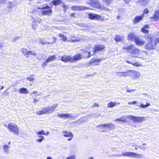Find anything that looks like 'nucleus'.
Here are the masks:
<instances>
[{"label":"nucleus","mask_w":159,"mask_h":159,"mask_svg":"<svg viewBox=\"0 0 159 159\" xmlns=\"http://www.w3.org/2000/svg\"><path fill=\"white\" fill-rule=\"evenodd\" d=\"M122 48L128 53L130 54L131 56L133 57L139 58L143 60H146L148 57V54L145 51H142L141 53L143 56H140V55H139V50L133 45L125 44L123 45Z\"/></svg>","instance_id":"f257e3e1"},{"label":"nucleus","mask_w":159,"mask_h":159,"mask_svg":"<svg viewBox=\"0 0 159 159\" xmlns=\"http://www.w3.org/2000/svg\"><path fill=\"white\" fill-rule=\"evenodd\" d=\"M148 39V42L145 45V48L148 50L155 49L159 44V37L152 38L150 35L147 36Z\"/></svg>","instance_id":"f03ea898"},{"label":"nucleus","mask_w":159,"mask_h":159,"mask_svg":"<svg viewBox=\"0 0 159 159\" xmlns=\"http://www.w3.org/2000/svg\"><path fill=\"white\" fill-rule=\"evenodd\" d=\"M82 58V56L80 54H77L74 56L64 55L61 57V60L65 62L70 61L73 62L79 61Z\"/></svg>","instance_id":"7ed1b4c3"},{"label":"nucleus","mask_w":159,"mask_h":159,"mask_svg":"<svg viewBox=\"0 0 159 159\" xmlns=\"http://www.w3.org/2000/svg\"><path fill=\"white\" fill-rule=\"evenodd\" d=\"M105 48L104 46L102 44L95 45L93 47V51L92 52L91 51L89 52L88 53V56L87 58H89L91 56L96 54V52L99 51H101L103 50Z\"/></svg>","instance_id":"20e7f679"},{"label":"nucleus","mask_w":159,"mask_h":159,"mask_svg":"<svg viewBox=\"0 0 159 159\" xmlns=\"http://www.w3.org/2000/svg\"><path fill=\"white\" fill-rule=\"evenodd\" d=\"M38 9L43 10L41 11L43 15H50L52 14V10L51 8L48 5H46L43 7H37Z\"/></svg>","instance_id":"39448f33"},{"label":"nucleus","mask_w":159,"mask_h":159,"mask_svg":"<svg viewBox=\"0 0 159 159\" xmlns=\"http://www.w3.org/2000/svg\"><path fill=\"white\" fill-rule=\"evenodd\" d=\"M7 128L8 129L15 134L18 135L19 134V127L18 125L13 123H10L7 126Z\"/></svg>","instance_id":"423d86ee"},{"label":"nucleus","mask_w":159,"mask_h":159,"mask_svg":"<svg viewBox=\"0 0 159 159\" xmlns=\"http://www.w3.org/2000/svg\"><path fill=\"white\" fill-rule=\"evenodd\" d=\"M122 155L124 157H133L135 158H140L143 157L142 155L130 152H123Z\"/></svg>","instance_id":"0eeeda50"},{"label":"nucleus","mask_w":159,"mask_h":159,"mask_svg":"<svg viewBox=\"0 0 159 159\" xmlns=\"http://www.w3.org/2000/svg\"><path fill=\"white\" fill-rule=\"evenodd\" d=\"M79 115V114H76L75 116H72L71 114L68 113L58 114L57 116H58L61 118H65L68 119L71 118L75 119V117H78Z\"/></svg>","instance_id":"6e6552de"},{"label":"nucleus","mask_w":159,"mask_h":159,"mask_svg":"<svg viewBox=\"0 0 159 159\" xmlns=\"http://www.w3.org/2000/svg\"><path fill=\"white\" fill-rule=\"evenodd\" d=\"M88 3H90L91 5L94 7L99 8L102 10L103 9V7L100 6V4L98 0L93 1H87Z\"/></svg>","instance_id":"1a4fd4ad"},{"label":"nucleus","mask_w":159,"mask_h":159,"mask_svg":"<svg viewBox=\"0 0 159 159\" xmlns=\"http://www.w3.org/2000/svg\"><path fill=\"white\" fill-rule=\"evenodd\" d=\"M129 118L134 122H141L143 121L145 118L144 117L141 116H129Z\"/></svg>","instance_id":"9d476101"},{"label":"nucleus","mask_w":159,"mask_h":159,"mask_svg":"<svg viewBox=\"0 0 159 159\" xmlns=\"http://www.w3.org/2000/svg\"><path fill=\"white\" fill-rule=\"evenodd\" d=\"M62 133L64 137L69 138L67 139L68 141L71 140L73 138V134L70 131H64Z\"/></svg>","instance_id":"9b49d317"},{"label":"nucleus","mask_w":159,"mask_h":159,"mask_svg":"<svg viewBox=\"0 0 159 159\" xmlns=\"http://www.w3.org/2000/svg\"><path fill=\"white\" fill-rule=\"evenodd\" d=\"M88 16L89 18L90 19L101 20L102 19V17L101 16L95 13H89L88 15Z\"/></svg>","instance_id":"f8f14e48"},{"label":"nucleus","mask_w":159,"mask_h":159,"mask_svg":"<svg viewBox=\"0 0 159 159\" xmlns=\"http://www.w3.org/2000/svg\"><path fill=\"white\" fill-rule=\"evenodd\" d=\"M101 59H97L96 58H93L91 59L90 62L88 63L87 66H89L91 64H93V65H98V63L100 61Z\"/></svg>","instance_id":"ddd939ff"},{"label":"nucleus","mask_w":159,"mask_h":159,"mask_svg":"<svg viewBox=\"0 0 159 159\" xmlns=\"http://www.w3.org/2000/svg\"><path fill=\"white\" fill-rule=\"evenodd\" d=\"M129 73V70H128L125 72L119 71L116 72V74L117 75L119 76H123L125 77L127 76H129L130 75Z\"/></svg>","instance_id":"4468645a"},{"label":"nucleus","mask_w":159,"mask_h":159,"mask_svg":"<svg viewBox=\"0 0 159 159\" xmlns=\"http://www.w3.org/2000/svg\"><path fill=\"white\" fill-rule=\"evenodd\" d=\"M114 126V125L112 123H107L104 124H101L99 125H97L98 127H102L103 128L106 127L107 128L110 129V130L112 129L113 128Z\"/></svg>","instance_id":"2eb2a0df"},{"label":"nucleus","mask_w":159,"mask_h":159,"mask_svg":"<svg viewBox=\"0 0 159 159\" xmlns=\"http://www.w3.org/2000/svg\"><path fill=\"white\" fill-rule=\"evenodd\" d=\"M72 9L74 11H81L88 9L86 7L83 6H75L71 7Z\"/></svg>","instance_id":"dca6fc26"},{"label":"nucleus","mask_w":159,"mask_h":159,"mask_svg":"<svg viewBox=\"0 0 159 159\" xmlns=\"http://www.w3.org/2000/svg\"><path fill=\"white\" fill-rule=\"evenodd\" d=\"M134 41L135 43L137 45L141 46L143 45L145 43L144 41L142 40L137 37L135 38Z\"/></svg>","instance_id":"f3484780"},{"label":"nucleus","mask_w":159,"mask_h":159,"mask_svg":"<svg viewBox=\"0 0 159 159\" xmlns=\"http://www.w3.org/2000/svg\"><path fill=\"white\" fill-rule=\"evenodd\" d=\"M143 17V15H141L139 16H136L133 20V22L134 24H136L142 20Z\"/></svg>","instance_id":"a211bd4d"},{"label":"nucleus","mask_w":159,"mask_h":159,"mask_svg":"<svg viewBox=\"0 0 159 159\" xmlns=\"http://www.w3.org/2000/svg\"><path fill=\"white\" fill-rule=\"evenodd\" d=\"M129 74H130L129 76H130L132 77L133 75H134L137 77H139L140 76V74L138 72L134 70H129Z\"/></svg>","instance_id":"6ab92c4d"},{"label":"nucleus","mask_w":159,"mask_h":159,"mask_svg":"<svg viewBox=\"0 0 159 159\" xmlns=\"http://www.w3.org/2000/svg\"><path fill=\"white\" fill-rule=\"evenodd\" d=\"M152 19L155 21H157L159 19V10H157L155 12Z\"/></svg>","instance_id":"aec40b11"},{"label":"nucleus","mask_w":159,"mask_h":159,"mask_svg":"<svg viewBox=\"0 0 159 159\" xmlns=\"http://www.w3.org/2000/svg\"><path fill=\"white\" fill-rule=\"evenodd\" d=\"M52 3L54 6H57L63 3V2L62 0H53L52 1Z\"/></svg>","instance_id":"412c9836"},{"label":"nucleus","mask_w":159,"mask_h":159,"mask_svg":"<svg viewBox=\"0 0 159 159\" xmlns=\"http://www.w3.org/2000/svg\"><path fill=\"white\" fill-rule=\"evenodd\" d=\"M123 38L119 35H116L114 37V40L116 42H119L123 40Z\"/></svg>","instance_id":"4be33fe9"},{"label":"nucleus","mask_w":159,"mask_h":159,"mask_svg":"<svg viewBox=\"0 0 159 159\" xmlns=\"http://www.w3.org/2000/svg\"><path fill=\"white\" fill-rule=\"evenodd\" d=\"M19 92L21 94H27L28 93L27 89L25 88H20L19 90Z\"/></svg>","instance_id":"5701e85b"},{"label":"nucleus","mask_w":159,"mask_h":159,"mask_svg":"<svg viewBox=\"0 0 159 159\" xmlns=\"http://www.w3.org/2000/svg\"><path fill=\"white\" fill-rule=\"evenodd\" d=\"M56 58V57L55 55H52L49 56L46 59L47 61L48 62H50L51 61H53Z\"/></svg>","instance_id":"b1692460"},{"label":"nucleus","mask_w":159,"mask_h":159,"mask_svg":"<svg viewBox=\"0 0 159 159\" xmlns=\"http://www.w3.org/2000/svg\"><path fill=\"white\" fill-rule=\"evenodd\" d=\"M85 118H86V116L82 117V118L80 119H79L75 121V123H82L84 122L87 120V119H85Z\"/></svg>","instance_id":"393cba45"},{"label":"nucleus","mask_w":159,"mask_h":159,"mask_svg":"<svg viewBox=\"0 0 159 159\" xmlns=\"http://www.w3.org/2000/svg\"><path fill=\"white\" fill-rule=\"evenodd\" d=\"M10 147L7 145H5L3 147V149L4 152L8 153Z\"/></svg>","instance_id":"a878e982"},{"label":"nucleus","mask_w":159,"mask_h":159,"mask_svg":"<svg viewBox=\"0 0 159 159\" xmlns=\"http://www.w3.org/2000/svg\"><path fill=\"white\" fill-rule=\"evenodd\" d=\"M37 114L39 115H41L42 114H46V112L45 108H43L41 110L38 111L37 112Z\"/></svg>","instance_id":"bb28decb"},{"label":"nucleus","mask_w":159,"mask_h":159,"mask_svg":"<svg viewBox=\"0 0 159 159\" xmlns=\"http://www.w3.org/2000/svg\"><path fill=\"white\" fill-rule=\"evenodd\" d=\"M139 2L142 5H145L149 3L148 0H139Z\"/></svg>","instance_id":"cd10ccee"},{"label":"nucleus","mask_w":159,"mask_h":159,"mask_svg":"<svg viewBox=\"0 0 159 159\" xmlns=\"http://www.w3.org/2000/svg\"><path fill=\"white\" fill-rule=\"evenodd\" d=\"M116 105V102H114L112 101L109 102L107 103V107H113Z\"/></svg>","instance_id":"c85d7f7f"},{"label":"nucleus","mask_w":159,"mask_h":159,"mask_svg":"<svg viewBox=\"0 0 159 159\" xmlns=\"http://www.w3.org/2000/svg\"><path fill=\"white\" fill-rule=\"evenodd\" d=\"M45 108L46 112V114H48L53 112V111L50 106L47 107H45Z\"/></svg>","instance_id":"c756f323"},{"label":"nucleus","mask_w":159,"mask_h":159,"mask_svg":"<svg viewBox=\"0 0 159 159\" xmlns=\"http://www.w3.org/2000/svg\"><path fill=\"white\" fill-rule=\"evenodd\" d=\"M27 49H25L23 48L21 49V51L22 52L23 54L27 58H28V51H27Z\"/></svg>","instance_id":"7c9ffc66"},{"label":"nucleus","mask_w":159,"mask_h":159,"mask_svg":"<svg viewBox=\"0 0 159 159\" xmlns=\"http://www.w3.org/2000/svg\"><path fill=\"white\" fill-rule=\"evenodd\" d=\"M58 36L60 37L61 40L64 41H66L67 40V37L63 34H59L58 35Z\"/></svg>","instance_id":"2f4dec72"},{"label":"nucleus","mask_w":159,"mask_h":159,"mask_svg":"<svg viewBox=\"0 0 159 159\" xmlns=\"http://www.w3.org/2000/svg\"><path fill=\"white\" fill-rule=\"evenodd\" d=\"M29 55H32L34 56H36V54L34 51H28V57H29Z\"/></svg>","instance_id":"473e14b6"},{"label":"nucleus","mask_w":159,"mask_h":159,"mask_svg":"<svg viewBox=\"0 0 159 159\" xmlns=\"http://www.w3.org/2000/svg\"><path fill=\"white\" fill-rule=\"evenodd\" d=\"M20 37L19 36L15 37L14 38H11L10 40L11 42H14L20 39Z\"/></svg>","instance_id":"72a5a7b5"},{"label":"nucleus","mask_w":159,"mask_h":159,"mask_svg":"<svg viewBox=\"0 0 159 159\" xmlns=\"http://www.w3.org/2000/svg\"><path fill=\"white\" fill-rule=\"evenodd\" d=\"M58 104H54L52 106H50L53 111H54L55 109L57 108Z\"/></svg>","instance_id":"f704fd0d"},{"label":"nucleus","mask_w":159,"mask_h":159,"mask_svg":"<svg viewBox=\"0 0 159 159\" xmlns=\"http://www.w3.org/2000/svg\"><path fill=\"white\" fill-rule=\"evenodd\" d=\"M72 37L73 38L75 39L72 40L71 41V42H76L80 40V39L79 38H76L75 36V35H73V36H72Z\"/></svg>","instance_id":"c9c22d12"},{"label":"nucleus","mask_w":159,"mask_h":159,"mask_svg":"<svg viewBox=\"0 0 159 159\" xmlns=\"http://www.w3.org/2000/svg\"><path fill=\"white\" fill-rule=\"evenodd\" d=\"M12 3L11 2H9L7 4V7L10 9H12L13 8Z\"/></svg>","instance_id":"e433bc0d"},{"label":"nucleus","mask_w":159,"mask_h":159,"mask_svg":"<svg viewBox=\"0 0 159 159\" xmlns=\"http://www.w3.org/2000/svg\"><path fill=\"white\" fill-rule=\"evenodd\" d=\"M33 76L34 75H32L30 77H27L26 78L27 80L30 81H33L34 80V78L33 77Z\"/></svg>","instance_id":"4c0bfd02"},{"label":"nucleus","mask_w":159,"mask_h":159,"mask_svg":"<svg viewBox=\"0 0 159 159\" xmlns=\"http://www.w3.org/2000/svg\"><path fill=\"white\" fill-rule=\"evenodd\" d=\"M134 37V34L132 33L130 34L128 37V39L129 40H131L133 39Z\"/></svg>","instance_id":"58836bf2"},{"label":"nucleus","mask_w":159,"mask_h":159,"mask_svg":"<svg viewBox=\"0 0 159 159\" xmlns=\"http://www.w3.org/2000/svg\"><path fill=\"white\" fill-rule=\"evenodd\" d=\"M103 2L106 3V4L108 5L109 4L112 0H102Z\"/></svg>","instance_id":"ea45409f"},{"label":"nucleus","mask_w":159,"mask_h":159,"mask_svg":"<svg viewBox=\"0 0 159 159\" xmlns=\"http://www.w3.org/2000/svg\"><path fill=\"white\" fill-rule=\"evenodd\" d=\"M37 134L39 135H44L45 134V133L44 132V130H42L41 131H38L36 132Z\"/></svg>","instance_id":"a19ab883"},{"label":"nucleus","mask_w":159,"mask_h":159,"mask_svg":"<svg viewBox=\"0 0 159 159\" xmlns=\"http://www.w3.org/2000/svg\"><path fill=\"white\" fill-rule=\"evenodd\" d=\"M115 121H125V119L123 117H120L118 119H116L115 120Z\"/></svg>","instance_id":"79ce46f5"},{"label":"nucleus","mask_w":159,"mask_h":159,"mask_svg":"<svg viewBox=\"0 0 159 159\" xmlns=\"http://www.w3.org/2000/svg\"><path fill=\"white\" fill-rule=\"evenodd\" d=\"M141 31L144 33H148V30H146L144 28H142L141 29Z\"/></svg>","instance_id":"37998d69"},{"label":"nucleus","mask_w":159,"mask_h":159,"mask_svg":"<svg viewBox=\"0 0 159 159\" xmlns=\"http://www.w3.org/2000/svg\"><path fill=\"white\" fill-rule=\"evenodd\" d=\"M99 127L98 128V131L99 132H103L105 130V127H104V128H102V127H98L97 126L96 127Z\"/></svg>","instance_id":"c03bdc74"},{"label":"nucleus","mask_w":159,"mask_h":159,"mask_svg":"<svg viewBox=\"0 0 159 159\" xmlns=\"http://www.w3.org/2000/svg\"><path fill=\"white\" fill-rule=\"evenodd\" d=\"M132 65H133L134 66H136L137 67H139L141 66V64H140L138 62H135V63H132Z\"/></svg>","instance_id":"a18cd8bd"},{"label":"nucleus","mask_w":159,"mask_h":159,"mask_svg":"<svg viewBox=\"0 0 159 159\" xmlns=\"http://www.w3.org/2000/svg\"><path fill=\"white\" fill-rule=\"evenodd\" d=\"M62 6L63 8L64 9V12L66 11V9L68 8V7L65 4H64V3H63Z\"/></svg>","instance_id":"49530a36"},{"label":"nucleus","mask_w":159,"mask_h":159,"mask_svg":"<svg viewBox=\"0 0 159 159\" xmlns=\"http://www.w3.org/2000/svg\"><path fill=\"white\" fill-rule=\"evenodd\" d=\"M75 156L74 155H73L67 157L66 159H75Z\"/></svg>","instance_id":"de8ad7c7"},{"label":"nucleus","mask_w":159,"mask_h":159,"mask_svg":"<svg viewBox=\"0 0 159 159\" xmlns=\"http://www.w3.org/2000/svg\"><path fill=\"white\" fill-rule=\"evenodd\" d=\"M48 62V61H47V60H46L45 61H43L41 64L42 66L43 67L47 65V63Z\"/></svg>","instance_id":"09e8293b"},{"label":"nucleus","mask_w":159,"mask_h":159,"mask_svg":"<svg viewBox=\"0 0 159 159\" xmlns=\"http://www.w3.org/2000/svg\"><path fill=\"white\" fill-rule=\"evenodd\" d=\"M44 139H37L36 141L38 143H41L42 142L43 140Z\"/></svg>","instance_id":"8fccbe9b"},{"label":"nucleus","mask_w":159,"mask_h":159,"mask_svg":"<svg viewBox=\"0 0 159 159\" xmlns=\"http://www.w3.org/2000/svg\"><path fill=\"white\" fill-rule=\"evenodd\" d=\"M149 12L148 10V9L146 8L144 9V10L143 11V13L145 14H147Z\"/></svg>","instance_id":"3c124183"},{"label":"nucleus","mask_w":159,"mask_h":159,"mask_svg":"<svg viewBox=\"0 0 159 159\" xmlns=\"http://www.w3.org/2000/svg\"><path fill=\"white\" fill-rule=\"evenodd\" d=\"M39 41L42 44H45L47 43L45 41H43L41 39H39Z\"/></svg>","instance_id":"603ef678"},{"label":"nucleus","mask_w":159,"mask_h":159,"mask_svg":"<svg viewBox=\"0 0 159 159\" xmlns=\"http://www.w3.org/2000/svg\"><path fill=\"white\" fill-rule=\"evenodd\" d=\"M136 102H137L136 101H134L132 102H129L128 104H135Z\"/></svg>","instance_id":"864d4df0"},{"label":"nucleus","mask_w":159,"mask_h":159,"mask_svg":"<svg viewBox=\"0 0 159 159\" xmlns=\"http://www.w3.org/2000/svg\"><path fill=\"white\" fill-rule=\"evenodd\" d=\"M140 107L142 108H144L145 107H146V105H143V104H141Z\"/></svg>","instance_id":"5fc2aeb1"},{"label":"nucleus","mask_w":159,"mask_h":159,"mask_svg":"<svg viewBox=\"0 0 159 159\" xmlns=\"http://www.w3.org/2000/svg\"><path fill=\"white\" fill-rule=\"evenodd\" d=\"M149 27V25H145L143 28H144L146 29H148Z\"/></svg>","instance_id":"6e6d98bb"},{"label":"nucleus","mask_w":159,"mask_h":159,"mask_svg":"<svg viewBox=\"0 0 159 159\" xmlns=\"http://www.w3.org/2000/svg\"><path fill=\"white\" fill-rule=\"evenodd\" d=\"M122 155H122V154H116V155H115V156L117 157H121Z\"/></svg>","instance_id":"4d7b16f0"},{"label":"nucleus","mask_w":159,"mask_h":159,"mask_svg":"<svg viewBox=\"0 0 159 159\" xmlns=\"http://www.w3.org/2000/svg\"><path fill=\"white\" fill-rule=\"evenodd\" d=\"M38 101L37 99H34V103H37L38 102Z\"/></svg>","instance_id":"13d9d810"},{"label":"nucleus","mask_w":159,"mask_h":159,"mask_svg":"<svg viewBox=\"0 0 159 159\" xmlns=\"http://www.w3.org/2000/svg\"><path fill=\"white\" fill-rule=\"evenodd\" d=\"M93 106H94V107H95V106L98 107L99 105L98 104H97V103H94L93 105Z\"/></svg>","instance_id":"bf43d9fd"},{"label":"nucleus","mask_w":159,"mask_h":159,"mask_svg":"<svg viewBox=\"0 0 159 159\" xmlns=\"http://www.w3.org/2000/svg\"><path fill=\"white\" fill-rule=\"evenodd\" d=\"M125 61L127 63H130V64H132V61H131V62L129 61V60H127Z\"/></svg>","instance_id":"052dcab7"},{"label":"nucleus","mask_w":159,"mask_h":159,"mask_svg":"<svg viewBox=\"0 0 159 159\" xmlns=\"http://www.w3.org/2000/svg\"><path fill=\"white\" fill-rule=\"evenodd\" d=\"M38 137L40 139H44V137L43 136H38Z\"/></svg>","instance_id":"680f3d73"},{"label":"nucleus","mask_w":159,"mask_h":159,"mask_svg":"<svg viewBox=\"0 0 159 159\" xmlns=\"http://www.w3.org/2000/svg\"><path fill=\"white\" fill-rule=\"evenodd\" d=\"M126 3H128L130 2V0H124Z\"/></svg>","instance_id":"e2e57ef3"},{"label":"nucleus","mask_w":159,"mask_h":159,"mask_svg":"<svg viewBox=\"0 0 159 159\" xmlns=\"http://www.w3.org/2000/svg\"><path fill=\"white\" fill-rule=\"evenodd\" d=\"M150 105V103H146V107H147L149 106Z\"/></svg>","instance_id":"0e129e2a"},{"label":"nucleus","mask_w":159,"mask_h":159,"mask_svg":"<svg viewBox=\"0 0 159 159\" xmlns=\"http://www.w3.org/2000/svg\"><path fill=\"white\" fill-rule=\"evenodd\" d=\"M37 20H38L37 22H38L40 23V22L41 21V19L40 18H39Z\"/></svg>","instance_id":"69168bd1"},{"label":"nucleus","mask_w":159,"mask_h":159,"mask_svg":"<svg viewBox=\"0 0 159 159\" xmlns=\"http://www.w3.org/2000/svg\"><path fill=\"white\" fill-rule=\"evenodd\" d=\"M135 89L133 90H130L129 89H128L127 91V92H130L131 91H135Z\"/></svg>","instance_id":"338daca9"},{"label":"nucleus","mask_w":159,"mask_h":159,"mask_svg":"<svg viewBox=\"0 0 159 159\" xmlns=\"http://www.w3.org/2000/svg\"><path fill=\"white\" fill-rule=\"evenodd\" d=\"M5 0H0V4L4 2Z\"/></svg>","instance_id":"774afa93"}]
</instances>
